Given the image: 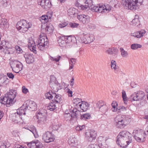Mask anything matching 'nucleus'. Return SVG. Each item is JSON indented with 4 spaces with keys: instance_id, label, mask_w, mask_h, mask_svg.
I'll list each match as a JSON object with an SVG mask.
<instances>
[{
    "instance_id": "f257e3e1",
    "label": "nucleus",
    "mask_w": 148,
    "mask_h": 148,
    "mask_svg": "<svg viewBox=\"0 0 148 148\" xmlns=\"http://www.w3.org/2000/svg\"><path fill=\"white\" fill-rule=\"evenodd\" d=\"M132 141L131 134L127 131L121 132L117 136L116 143L122 147H126Z\"/></svg>"
},
{
    "instance_id": "f03ea898",
    "label": "nucleus",
    "mask_w": 148,
    "mask_h": 148,
    "mask_svg": "<svg viewBox=\"0 0 148 148\" xmlns=\"http://www.w3.org/2000/svg\"><path fill=\"white\" fill-rule=\"evenodd\" d=\"M131 121L128 116L119 115L114 119V123L117 128H123L128 125Z\"/></svg>"
},
{
    "instance_id": "7ed1b4c3",
    "label": "nucleus",
    "mask_w": 148,
    "mask_h": 148,
    "mask_svg": "<svg viewBox=\"0 0 148 148\" xmlns=\"http://www.w3.org/2000/svg\"><path fill=\"white\" fill-rule=\"evenodd\" d=\"M121 2L123 6L127 7L129 9L136 10L142 5L143 0H121Z\"/></svg>"
},
{
    "instance_id": "20e7f679",
    "label": "nucleus",
    "mask_w": 148,
    "mask_h": 148,
    "mask_svg": "<svg viewBox=\"0 0 148 148\" xmlns=\"http://www.w3.org/2000/svg\"><path fill=\"white\" fill-rule=\"evenodd\" d=\"M32 26L31 23L27 21L22 20L18 22L16 25L17 29L21 32L25 33Z\"/></svg>"
},
{
    "instance_id": "39448f33",
    "label": "nucleus",
    "mask_w": 148,
    "mask_h": 148,
    "mask_svg": "<svg viewBox=\"0 0 148 148\" xmlns=\"http://www.w3.org/2000/svg\"><path fill=\"white\" fill-rule=\"evenodd\" d=\"M37 106L35 102L33 101H29L28 103H26L25 104H23L20 107L21 113L26 114V112L27 110L31 111H34L36 110Z\"/></svg>"
},
{
    "instance_id": "423d86ee",
    "label": "nucleus",
    "mask_w": 148,
    "mask_h": 148,
    "mask_svg": "<svg viewBox=\"0 0 148 148\" xmlns=\"http://www.w3.org/2000/svg\"><path fill=\"white\" fill-rule=\"evenodd\" d=\"M132 135L135 139L138 142L144 141L146 136L145 132L140 129L134 130Z\"/></svg>"
},
{
    "instance_id": "0eeeda50",
    "label": "nucleus",
    "mask_w": 148,
    "mask_h": 148,
    "mask_svg": "<svg viewBox=\"0 0 148 148\" xmlns=\"http://www.w3.org/2000/svg\"><path fill=\"white\" fill-rule=\"evenodd\" d=\"M20 108L17 110V112L15 113L12 116V120L15 123L21 124L23 123V120L21 116L23 115H25L23 113H21Z\"/></svg>"
},
{
    "instance_id": "6e6552de",
    "label": "nucleus",
    "mask_w": 148,
    "mask_h": 148,
    "mask_svg": "<svg viewBox=\"0 0 148 148\" xmlns=\"http://www.w3.org/2000/svg\"><path fill=\"white\" fill-rule=\"evenodd\" d=\"M145 94L142 91H138L133 93L131 95V99L133 101H140L143 99Z\"/></svg>"
},
{
    "instance_id": "1a4fd4ad",
    "label": "nucleus",
    "mask_w": 148,
    "mask_h": 148,
    "mask_svg": "<svg viewBox=\"0 0 148 148\" xmlns=\"http://www.w3.org/2000/svg\"><path fill=\"white\" fill-rule=\"evenodd\" d=\"M84 3H86L87 5H83L82 4H75L76 6L78 7V8L80 9L83 10H86L88 8H90V9H92L91 7L92 5V0H86Z\"/></svg>"
},
{
    "instance_id": "9d476101",
    "label": "nucleus",
    "mask_w": 148,
    "mask_h": 148,
    "mask_svg": "<svg viewBox=\"0 0 148 148\" xmlns=\"http://www.w3.org/2000/svg\"><path fill=\"white\" fill-rule=\"evenodd\" d=\"M54 136L52 133L47 131L42 135V139L46 143H49L53 141L54 140Z\"/></svg>"
},
{
    "instance_id": "9b49d317",
    "label": "nucleus",
    "mask_w": 148,
    "mask_h": 148,
    "mask_svg": "<svg viewBox=\"0 0 148 148\" xmlns=\"http://www.w3.org/2000/svg\"><path fill=\"white\" fill-rule=\"evenodd\" d=\"M37 116L38 119V123L40 125H43L47 123V119L45 114L38 112Z\"/></svg>"
},
{
    "instance_id": "f8f14e48",
    "label": "nucleus",
    "mask_w": 148,
    "mask_h": 148,
    "mask_svg": "<svg viewBox=\"0 0 148 148\" xmlns=\"http://www.w3.org/2000/svg\"><path fill=\"white\" fill-rule=\"evenodd\" d=\"M12 66L13 67L12 70L16 73H18L22 69L23 64L18 61L15 60Z\"/></svg>"
},
{
    "instance_id": "ddd939ff",
    "label": "nucleus",
    "mask_w": 148,
    "mask_h": 148,
    "mask_svg": "<svg viewBox=\"0 0 148 148\" xmlns=\"http://www.w3.org/2000/svg\"><path fill=\"white\" fill-rule=\"evenodd\" d=\"M28 47L30 50L33 51L34 53H37V51L36 50V46L35 45V42L33 38H32L28 39Z\"/></svg>"
},
{
    "instance_id": "4468645a",
    "label": "nucleus",
    "mask_w": 148,
    "mask_h": 148,
    "mask_svg": "<svg viewBox=\"0 0 148 148\" xmlns=\"http://www.w3.org/2000/svg\"><path fill=\"white\" fill-rule=\"evenodd\" d=\"M5 95L12 103H14V99L16 95V90H11Z\"/></svg>"
},
{
    "instance_id": "2eb2a0df",
    "label": "nucleus",
    "mask_w": 148,
    "mask_h": 148,
    "mask_svg": "<svg viewBox=\"0 0 148 148\" xmlns=\"http://www.w3.org/2000/svg\"><path fill=\"white\" fill-rule=\"evenodd\" d=\"M77 107L79 108L80 111L81 112L86 111L88 108V103L85 102H79L77 104Z\"/></svg>"
},
{
    "instance_id": "dca6fc26",
    "label": "nucleus",
    "mask_w": 148,
    "mask_h": 148,
    "mask_svg": "<svg viewBox=\"0 0 148 148\" xmlns=\"http://www.w3.org/2000/svg\"><path fill=\"white\" fill-rule=\"evenodd\" d=\"M27 63L30 64L33 63L34 61V56L32 54H25L24 55Z\"/></svg>"
},
{
    "instance_id": "f3484780",
    "label": "nucleus",
    "mask_w": 148,
    "mask_h": 148,
    "mask_svg": "<svg viewBox=\"0 0 148 148\" xmlns=\"http://www.w3.org/2000/svg\"><path fill=\"white\" fill-rule=\"evenodd\" d=\"M146 32L145 30L142 29L139 31L131 33V36L137 38H140L144 35Z\"/></svg>"
},
{
    "instance_id": "a211bd4d",
    "label": "nucleus",
    "mask_w": 148,
    "mask_h": 148,
    "mask_svg": "<svg viewBox=\"0 0 148 148\" xmlns=\"http://www.w3.org/2000/svg\"><path fill=\"white\" fill-rule=\"evenodd\" d=\"M3 49L8 50L12 49L11 45L8 42H6L5 40H3L1 42V43L0 44V49Z\"/></svg>"
},
{
    "instance_id": "6ab92c4d",
    "label": "nucleus",
    "mask_w": 148,
    "mask_h": 148,
    "mask_svg": "<svg viewBox=\"0 0 148 148\" xmlns=\"http://www.w3.org/2000/svg\"><path fill=\"white\" fill-rule=\"evenodd\" d=\"M105 103V102L102 100L95 101L93 105L94 110L95 111H98L99 108Z\"/></svg>"
},
{
    "instance_id": "aec40b11",
    "label": "nucleus",
    "mask_w": 148,
    "mask_h": 148,
    "mask_svg": "<svg viewBox=\"0 0 148 148\" xmlns=\"http://www.w3.org/2000/svg\"><path fill=\"white\" fill-rule=\"evenodd\" d=\"M48 39L44 34H40V38L38 40V43H41L42 44L46 45H47L48 44Z\"/></svg>"
},
{
    "instance_id": "412c9836",
    "label": "nucleus",
    "mask_w": 148,
    "mask_h": 148,
    "mask_svg": "<svg viewBox=\"0 0 148 148\" xmlns=\"http://www.w3.org/2000/svg\"><path fill=\"white\" fill-rule=\"evenodd\" d=\"M51 89L54 92H57L58 90L62 88V86L58 83H54L50 84Z\"/></svg>"
},
{
    "instance_id": "4be33fe9",
    "label": "nucleus",
    "mask_w": 148,
    "mask_h": 148,
    "mask_svg": "<svg viewBox=\"0 0 148 148\" xmlns=\"http://www.w3.org/2000/svg\"><path fill=\"white\" fill-rule=\"evenodd\" d=\"M0 102L4 104L11 105L13 104L5 95L4 97H1Z\"/></svg>"
},
{
    "instance_id": "5701e85b",
    "label": "nucleus",
    "mask_w": 148,
    "mask_h": 148,
    "mask_svg": "<svg viewBox=\"0 0 148 148\" xmlns=\"http://www.w3.org/2000/svg\"><path fill=\"white\" fill-rule=\"evenodd\" d=\"M77 10L74 8H71L68 10V15L74 17L76 14H77Z\"/></svg>"
},
{
    "instance_id": "b1692460",
    "label": "nucleus",
    "mask_w": 148,
    "mask_h": 148,
    "mask_svg": "<svg viewBox=\"0 0 148 148\" xmlns=\"http://www.w3.org/2000/svg\"><path fill=\"white\" fill-rule=\"evenodd\" d=\"M131 25L138 26L140 24V22L139 19V16L137 15L135 16V18L131 21Z\"/></svg>"
},
{
    "instance_id": "393cba45",
    "label": "nucleus",
    "mask_w": 148,
    "mask_h": 148,
    "mask_svg": "<svg viewBox=\"0 0 148 148\" xmlns=\"http://www.w3.org/2000/svg\"><path fill=\"white\" fill-rule=\"evenodd\" d=\"M68 143L71 146H76L77 145V140L76 138L70 137L69 139Z\"/></svg>"
},
{
    "instance_id": "a878e982",
    "label": "nucleus",
    "mask_w": 148,
    "mask_h": 148,
    "mask_svg": "<svg viewBox=\"0 0 148 148\" xmlns=\"http://www.w3.org/2000/svg\"><path fill=\"white\" fill-rule=\"evenodd\" d=\"M0 25L1 27L6 28L8 27V21L7 19L2 18L0 20Z\"/></svg>"
},
{
    "instance_id": "bb28decb",
    "label": "nucleus",
    "mask_w": 148,
    "mask_h": 148,
    "mask_svg": "<svg viewBox=\"0 0 148 148\" xmlns=\"http://www.w3.org/2000/svg\"><path fill=\"white\" fill-rule=\"evenodd\" d=\"M46 32L47 34H50L52 32L53 30V27L51 24H47L45 28Z\"/></svg>"
},
{
    "instance_id": "cd10ccee",
    "label": "nucleus",
    "mask_w": 148,
    "mask_h": 148,
    "mask_svg": "<svg viewBox=\"0 0 148 148\" xmlns=\"http://www.w3.org/2000/svg\"><path fill=\"white\" fill-rule=\"evenodd\" d=\"M53 101H54L57 103H59L60 102L62 99L61 98V95H57L56 93H54L53 95Z\"/></svg>"
},
{
    "instance_id": "c85d7f7f",
    "label": "nucleus",
    "mask_w": 148,
    "mask_h": 148,
    "mask_svg": "<svg viewBox=\"0 0 148 148\" xmlns=\"http://www.w3.org/2000/svg\"><path fill=\"white\" fill-rule=\"evenodd\" d=\"M26 129L30 131L34 135V137L36 138L37 137V135H36V130L34 126L33 125H31L27 127L26 128Z\"/></svg>"
},
{
    "instance_id": "c756f323",
    "label": "nucleus",
    "mask_w": 148,
    "mask_h": 148,
    "mask_svg": "<svg viewBox=\"0 0 148 148\" xmlns=\"http://www.w3.org/2000/svg\"><path fill=\"white\" fill-rule=\"evenodd\" d=\"M108 108L105 103L103 105L99 108L98 111L101 112L103 114H105L108 110Z\"/></svg>"
},
{
    "instance_id": "7c9ffc66",
    "label": "nucleus",
    "mask_w": 148,
    "mask_h": 148,
    "mask_svg": "<svg viewBox=\"0 0 148 148\" xmlns=\"http://www.w3.org/2000/svg\"><path fill=\"white\" fill-rule=\"evenodd\" d=\"M111 69L114 70V72L116 73L118 71L117 66L116 65V62L114 60H112L111 62Z\"/></svg>"
},
{
    "instance_id": "2f4dec72",
    "label": "nucleus",
    "mask_w": 148,
    "mask_h": 148,
    "mask_svg": "<svg viewBox=\"0 0 148 148\" xmlns=\"http://www.w3.org/2000/svg\"><path fill=\"white\" fill-rule=\"evenodd\" d=\"M10 146V144L8 141L0 142V148H8Z\"/></svg>"
},
{
    "instance_id": "473e14b6",
    "label": "nucleus",
    "mask_w": 148,
    "mask_h": 148,
    "mask_svg": "<svg viewBox=\"0 0 148 148\" xmlns=\"http://www.w3.org/2000/svg\"><path fill=\"white\" fill-rule=\"evenodd\" d=\"M118 50L116 48L113 47L112 48H109L106 51V52L109 54H112L115 53H117Z\"/></svg>"
},
{
    "instance_id": "72a5a7b5",
    "label": "nucleus",
    "mask_w": 148,
    "mask_h": 148,
    "mask_svg": "<svg viewBox=\"0 0 148 148\" xmlns=\"http://www.w3.org/2000/svg\"><path fill=\"white\" fill-rule=\"evenodd\" d=\"M121 53V55L123 57L126 58L128 56V53L123 48H120V49Z\"/></svg>"
},
{
    "instance_id": "f704fd0d",
    "label": "nucleus",
    "mask_w": 148,
    "mask_h": 148,
    "mask_svg": "<svg viewBox=\"0 0 148 148\" xmlns=\"http://www.w3.org/2000/svg\"><path fill=\"white\" fill-rule=\"evenodd\" d=\"M47 109L50 111H53L56 108V107L54 102L49 103L47 106Z\"/></svg>"
},
{
    "instance_id": "c9c22d12",
    "label": "nucleus",
    "mask_w": 148,
    "mask_h": 148,
    "mask_svg": "<svg viewBox=\"0 0 148 148\" xmlns=\"http://www.w3.org/2000/svg\"><path fill=\"white\" fill-rule=\"evenodd\" d=\"M40 20L42 23L45 24L49 20L47 15H42L40 17Z\"/></svg>"
},
{
    "instance_id": "e433bc0d",
    "label": "nucleus",
    "mask_w": 148,
    "mask_h": 148,
    "mask_svg": "<svg viewBox=\"0 0 148 148\" xmlns=\"http://www.w3.org/2000/svg\"><path fill=\"white\" fill-rule=\"evenodd\" d=\"M65 39H66V38L64 36L61 37L59 39L58 42L60 46L62 47L63 45L66 42L65 40Z\"/></svg>"
},
{
    "instance_id": "4c0bfd02",
    "label": "nucleus",
    "mask_w": 148,
    "mask_h": 148,
    "mask_svg": "<svg viewBox=\"0 0 148 148\" xmlns=\"http://www.w3.org/2000/svg\"><path fill=\"white\" fill-rule=\"evenodd\" d=\"M142 46L140 44L134 43L132 44L131 46V48L133 50H136L138 48H141Z\"/></svg>"
},
{
    "instance_id": "58836bf2",
    "label": "nucleus",
    "mask_w": 148,
    "mask_h": 148,
    "mask_svg": "<svg viewBox=\"0 0 148 148\" xmlns=\"http://www.w3.org/2000/svg\"><path fill=\"white\" fill-rule=\"evenodd\" d=\"M64 116L65 119L67 121H71L72 120V116L69 113H66V112H65V114L64 115Z\"/></svg>"
},
{
    "instance_id": "ea45409f",
    "label": "nucleus",
    "mask_w": 148,
    "mask_h": 148,
    "mask_svg": "<svg viewBox=\"0 0 148 148\" xmlns=\"http://www.w3.org/2000/svg\"><path fill=\"white\" fill-rule=\"evenodd\" d=\"M54 93L52 91H49L45 94L46 98L49 99H53V95Z\"/></svg>"
},
{
    "instance_id": "a19ab883",
    "label": "nucleus",
    "mask_w": 148,
    "mask_h": 148,
    "mask_svg": "<svg viewBox=\"0 0 148 148\" xmlns=\"http://www.w3.org/2000/svg\"><path fill=\"white\" fill-rule=\"evenodd\" d=\"M61 58V56L59 55H57L54 57L51 56L50 57V59L51 61H54L56 62H58Z\"/></svg>"
},
{
    "instance_id": "79ce46f5",
    "label": "nucleus",
    "mask_w": 148,
    "mask_h": 148,
    "mask_svg": "<svg viewBox=\"0 0 148 148\" xmlns=\"http://www.w3.org/2000/svg\"><path fill=\"white\" fill-rule=\"evenodd\" d=\"M90 117H91L90 115L89 114H81L80 119L82 120H86L89 119Z\"/></svg>"
},
{
    "instance_id": "37998d69",
    "label": "nucleus",
    "mask_w": 148,
    "mask_h": 148,
    "mask_svg": "<svg viewBox=\"0 0 148 148\" xmlns=\"http://www.w3.org/2000/svg\"><path fill=\"white\" fill-rule=\"evenodd\" d=\"M92 131H88L86 133V137H89V140L90 141H92Z\"/></svg>"
},
{
    "instance_id": "c03bdc74",
    "label": "nucleus",
    "mask_w": 148,
    "mask_h": 148,
    "mask_svg": "<svg viewBox=\"0 0 148 148\" xmlns=\"http://www.w3.org/2000/svg\"><path fill=\"white\" fill-rule=\"evenodd\" d=\"M51 6V3L50 0H46L44 8L47 9Z\"/></svg>"
},
{
    "instance_id": "a18cd8bd",
    "label": "nucleus",
    "mask_w": 148,
    "mask_h": 148,
    "mask_svg": "<svg viewBox=\"0 0 148 148\" xmlns=\"http://www.w3.org/2000/svg\"><path fill=\"white\" fill-rule=\"evenodd\" d=\"M122 97L125 104H127V98L126 96L125 92L124 90H123L122 92Z\"/></svg>"
},
{
    "instance_id": "49530a36",
    "label": "nucleus",
    "mask_w": 148,
    "mask_h": 148,
    "mask_svg": "<svg viewBox=\"0 0 148 148\" xmlns=\"http://www.w3.org/2000/svg\"><path fill=\"white\" fill-rule=\"evenodd\" d=\"M90 17L88 16L85 15L82 22L84 24L88 23L90 21Z\"/></svg>"
},
{
    "instance_id": "de8ad7c7",
    "label": "nucleus",
    "mask_w": 148,
    "mask_h": 148,
    "mask_svg": "<svg viewBox=\"0 0 148 148\" xmlns=\"http://www.w3.org/2000/svg\"><path fill=\"white\" fill-rule=\"evenodd\" d=\"M0 82L2 85H5L7 83L8 81L6 80L4 77H3L0 75Z\"/></svg>"
},
{
    "instance_id": "09e8293b",
    "label": "nucleus",
    "mask_w": 148,
    "mask_h": 148,
    "mask_svg": "<svg viewBox=\"0 0 148 148\" xmlns=\"http://www.w3.org/2000/svg\"><path fill=\"white\" fill-rule=\"evenodd\" d=\"M35 145L36 148H42L43 147V145L41 142L38 140H35Z\"/></svg>"
},
{
    "instance_id": "8fccbe9b",
    "label": "nucleus",
    "mask_w": 148,
    "mask_h": 148,
    "mask_svg": "<svg viewBox=\"0 0 148 148\" xmlns=\"http://www.w3.org/2000/svg\"><path fill=\"white\" fill-rule=\"evenodd\" d=\"M37 46L39 49L41 51H44L45 49V47L46 45L40 43H38L37 45Z\"/></svg>"
},
{
    "instance_id": "3c124183",
    "label": "nucleus",
    "mask_w": 148,
    "mask_h": 148,
    "mask_svg": "<svg viewBox=\"0 0 148 148\" xmlns=\"http://www.w3.org/2000/svg\"><path fill=\"white\" fill-rule=\"evenodd\" d=\"M104 12L106 13L108 12L111 10V6L108 4L106 5H104Z\"/></svg>"
},
{
    "instance_id": "603ef678",
    "label": "nucleus",
    "mask_w": 148,
    "mask_h": 148,
    "mask_svg": "<svg viewBox=\"0 0 148 148\" xmlns=\"http://www.w3.org/2000/svg\"><path fill=\"white\" fill-rule=\"evenodd\" d=\"M28 146L30 148H36L35 141H32L27 144Z\"/></svg>"
},
{
    "instance_id": "864d4df0",
    "label": "nucleus",
    "mask_w": 148,
    "mask_h": 148,
    "mask_svg": "<svg viewBox=\"0 0 148 148\" xmlns=\"http://www.w3.org/2000/svg\"><path fill=\"white\" fill-rule=\"evenodd\" d=\"M80 42L82 43H84L85 44H87L90 42V41L89 40H87L86 38L84 37H82L81 38Z\"/></svg>"
},
{
    "instance_id": "5fc2aeb1",
    "label": "nucleus",
    "mask_w": 148,
    "mask_h": 148,
    "mask_svg": "<svg viewBox=\"0 0 148 148\" xmlns=\"http://www.w3.org/2000/svg\"><path fill=\"white\" fill-rule=\"evenodd\" d=\"M46 0H38V3L39 5H41L43 8L45 5V1Z\"/></svg>"
},
{
    "instance_id": "6e6d98bb",
    "label": "nucleus",
    "mask_w": 148,
    "mask_h": 148,
    "mask_svg": "<svg viewBox=\"0 0 148 148\" xmlns=\"http://www.w3.org/2000/svg\"><path fill=\"white\" fill-rule=\"evenodd\" d=\"M68 24V23L66 22H64L63 23H60L58 25V26L60 28H63L65 26H66Z\"/></svg>"
},
{
    "instance_id": "4d7b16f0",
    "label": "nucleus",
    "mask_w": 148,
    "mask_h": 148,
    "mask_svg": "<svg viewBox=\"0 0 148 148\" xmlns=\"http://www.w3.org/2000/svg\"><path fill=\"white\" fill-rule=\"evenodd\" d=\"M99 12H104V10L105 9L104 8V6L103 5H99Z\"/></svg>"
},
{
    "instance_id": "13d9d810",
    "label": "nucleus",
    "mask_w": 148,
    "mask_h": 148,
    "mask_svg": "<svg viewBox=\"0 0 148 148\" xmlns=\"http://www.w3.org/2000/svg\"><path fill=\"white\" fill-rule=\"evenodd\" d=\"M104 138L102 136H99L97 139V141H98V143L99 144H102V143L101 142L102 141H104Z\"/></svg>"
},
{
    "instance_id": "bf43d9fd",
    "label": "nucleus",
    "mask_w": 148,
    "mask_h": 148,
    "mask_svg": "<svg viewBox=\"0 0 148 148\" xmlns=\"http://www.w3.org/2000/svg\"><path fill=\"white\" fill-rule=\"evenodd\" d=\"M15 49L18 53H22L23 51L22 49L18 46H15Z\"/></svg>"
},
{
    "instance_id": "052dcab7",
    "label": "nucleus",
    "mask_w": 148,
    "mask_h": 148,
    "mask_svg": "<svg viewBox=\"0 0 148 148\" xmlns=\"http://www.w3.org/2000/svg\"><path fill=\"white\" fill-rule=\"evenodd\" d=\"M69 25L71 27L75 28L77 27L79 25V24L75 23H69Z\"/></svg>"
},
{
    "instance_id": "680f3d73",
    "label": "nucleus",
    "mask_w": 148,
    "mask_h": 148,
    "mask_svg": "<svg viewBox=\"0 0 148 148\" xmlns=\"http://www.w3.org/2000/svg\"><path fill=\"white\" fill-rule=\"evenodd\" d=\"M85 15L82 14V15H78L77 16V18L81 21H82Z\"/></svg>"
},
{
    "instance_id": "e2e57ef3",
    "label": "nucleus",
    "mask_w": 148,
    "mask_h": 148,
    "mask_svg": "<svg viewBox=\"0 0 148 148\" xmlns=\"http://www.w3.org/2000/svg\"><path fill=\"white\" fill-rule=\"evenodd\" d=\"M93 10H94L95 12H99V5L94 6L93 7Z\"/></svg>"
},
{
    "instance_id": "0e129e2a",
    "label": "nucleus",
    "mask_w": 148,
    "mask_h": 148,
    "mask_svg": "<svg viewBox=\"0 0 148 148\" xmlns=\"http://www.w3.org/2000/svg\"><path fill=\"white\" fill-rule=\"evenodd\" d=\"M85 0H77L75 4L78 3L79 5L80 4H82L83 3H85Z\"/></svg>"
},
{
    "instance_id": "69168bd1",
    "label": "nucleus",
    "mask_w": 148,
    "mask_h": 148,
    "mask_svg": "<svg viewBox=\"0 0 148 148\" xmlns=\"http://www.w3.org/2000/svg\"><path fill=\"white\" fill-rule=\"evenodd\" d=\"M7 75L10 78L12 79H13L14 77V75L11 73H7Z\"/></svg>"
},
{
    "instance_id": "338daca9",
    "label": "nucleus",
    "mask_w": 148,
    "mask_h": 148,
    "mask_svg": "<svg viewBox=\"0 0 148 148\" xmlns=\"http://www.w3.org/2000/svg\"><path fill=\"white\" fill-rule=\"evenodd\" d=\"M64 37H65L66 39L67 42H69L70 41H71L72 38L71 36H64Z\"/></svg>"
},
{
    "instance_id": "774afa93",
    "label": "nucleus",
    "mask_w": 148,
    "mask_h": 148,
    "mask_svg": "<svg viewBox=\"0 0 148 148\" xmlns=\"http://www.w3.org/2000/svg\"><path fill=\"white\" fill-rule=\"evenodd\" d=\"M22 91L23 93H27L28 92V90L24 86L22 87Z\"/></svg>"
}]
</instances>
